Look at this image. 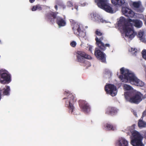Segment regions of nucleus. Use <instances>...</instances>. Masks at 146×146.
<instances>
[{
	"mask_svg": "<svg viewBox=\"0 0 146 146\" xmlns=\"http://www.w3.org/2000/svg\"><path fill=\"white\" fill-rule=\"evenodd\" d=\"M42 6L39 5H36L35 6H34L32 9V10L33 11H35L36 10L41 11L42 10Z\"/></svg>",
	"mask_w": 146,
	"mask_h": 146,
	"instance_id": "nucleus-23",
	"label": "nucleus"
},
{
	"mask_svg": "<svg viewBox=\"0 0 146 146\" xmlns=\"http://www.w3.org/2000/svg\"><path fill=\"white\" fill-rule=\"evenodd\" d=\"M142 97L143 95L141 93L137 92L132 97L131 99V103L138 104L142 100Z\"/></svg>",
	"mask_w": 146,
	"mask_h": 146,
	"instance_id": "nucleus-11",
	"label": "nucleus"
},
{
	"mask_svg": "<svg viewBox=\"0 0 146 146\" xmlns=\"http://www.w3.org/2000/svg\"><path fill=\"white\" fill-rule=\"evenodd\" d=\"M120 71L121 75L119 76V78L122 82H127L129 81L131 84L138 86H143L144 85L143 82L138 79L128 70H125L123 68H122Z\"/></svg>",
	"mask_w": 146,
	"mask_h": 146,
	"instance_id": "nucleus-2",
	"label": "nucleus"
},
{
	"mask_svg": "<svg viewBox=\"0 0 146 146\" xmlns=\"http://www.w3.org/2000/svg\"><path fill=\"white\" fill-rule=\"evenodd\" d=\"M122 11L125 16L129 17H132L134 16L133 12L128 8L123 7L122 9Z\"/></svg>",
	"mask_w": 146,
	"mask_h": 146,
	"instance_id": "nucleus-12",
	"label": "nucleus"
},
{
	"mask_svg": "<svg viewBox=\"0 0 146 146\" xmlns=\"http://www.w3.org/2000/svg\"><path fill=\"white\" fill-rule=\"evenodd\" d=\"M57 5H55V6H54V8H55V9H56V10H57Z\"/></svg>",
	"mask_w": 146,
	"mask_h": 146,
	"instance_id": "nucleus-41",
	"label": "nucleus"
},
{
	"mask_svg": "<svg viewBox=\"0 0 146 146\" xmlns=\"http://www.w3.org/2000/svg\"><path fill=\"white\" fill-rule=\"evenodd\" d=\"M142 57L146 60V50H143L142 52Z\"/></svg>",
	"mask_w": 146,
	"mask_h": 146,
	"instance_id": "nucleus-31",
	"label": "nucleus"
},
{
	"mask_svg": "<svg viewBox=\"0 0 146 146\" xmlns=\"http://www.w3.org/2000/svg\"><path fill=\"white\" fill-rule=\"evenodd\" d=\"M70 45L72 47H74L76 46V42L72 41L70 43Z\"/></svg>",
	"mask_w": 146,
	"mask_h": 146,
	"instance_id": "nucleus-33",
	"label": "nucleus"
},
{
	"mask_svg": "<svg viewBox=\"0 0 146 146\" xmlns=\"http://www.w3.org/2000/svg\"><path fill=\"white\" fill-rule=\"evenodd\" d=\"M105 90L107 94H109L112 96L117 94L116 87L113 84H108L105 87Z\"/></svg>",
	"mask_w": 146,
	"mask_h": 146,
	"instance_id": "nucleus-10",
	"label": "nucleus"
},
{
	"mask_svg": "<svg viewBox=\"0 0 146 146\" xmlns=\"http://www.w3.org/2000/svg\"><path fill=\"white\" fill-rule=\"evenodd\" d=\"M103 40L102 37L99 38L98 37L95 38L96 44L98 48H96L94 52V55L98 59L101 60L102 62H106V54L101 51H104L106 49V47H109L110 45L109 44H104L102 42Z\"/></svg>",
	"mask_w": 146,
	"mask_h": 146,
	"instance_id": "nucleus-3",
	"label": "nucleus"
},
{
	"mask_svg": "<svg viewBox=\"0 0 146 146\" xmlns=\"http://www.w3.org/2000/svg\"><path fill=\"white\" fill-rule=\"evenodd\" d=\"M129 51L132 52L133 54V55L134 54L135 56L137 53V50L136 48H131L130 50H129Z\"/></svg>",
	"mask_w": 146,
	"mask_h": 146,
	"instance_id": "nucleus-28",
	"label": "nucleus"
},
{
	"mask_svg": "<svg viewBox=\"0 0 146 146\" xmlns=\"http://www.w3.org/2000/svg\"><path fill=\"white\" fill-rule=\"evenodd\" d=\"M144 34V32L143 31H140L138 33V36L140 38L141 40H144V38L143 37Z\"/></svg>",
	"mask_w": 146,
	"mask_h": 146,
	"instance_id": "nucleus-26",
	"label": "nucleus"
},
{
	"mask_svg": "<svg viewBox=\"0 0 146 146\" xmlns=\"http://www.w3.org/2000/svg\"><path fill=\"white\" fill-rule=\"evenodd\" d=\"M131 144L133 146H144L142 142L143 136L138 131H135L132 134Z\"/></svg>",
	"mask_w": 146,
	"mask_h": 146,
	"instance_id": "nucleus-5",
	"label": "nucleus"
},
{
	"mask_svg": "<svg viewBox=\"0 0 146 146\" xmlns=\"http://www.w3.org/2000/svg\"><path fill=\"white\" fill-rule=\"evenodd\" d=\"M124 95L125 98L127 101L131 103V99L132 97L131 96V93L130 92H126L125 93Z\"/></svg>",
	"mask_w": 146,
	"mask_h": 146,
	"instance_id": "nucleus-21",
	"label": "nucleus"
},
{
	"mask_svg": "<svg viewBox=\"0 0 146 146\" xmlns=\"http://www.w3.org/2000/svg\"><path fill=\"white\" fill-rule=\"evenodd\" d=\"M35 1V0H29V2L31 3H33Z\"/></svg>",
	"mask_w": 146,
	"mask_h": 146,
	"instance_id": "nucleus-39",
	"label": "nucleus"
},
{
	"mask_svg": "<svg viewBox=\"0 0 146 146\" xmlns=\"http://www.w3.org/2000/svg\"><path fill=\"white\" fill-rule=\"evenodd\" d=\"M119 21L121 23H124L123 26V29L125 35L131 39L133 38L136 34L132 28L133 25L137 28H139L142 27L143 25L142 21L138 19L132 20L129 19L126 20L125 18L121 17Z\"/></svg>",
	"mask_w": 146,
	"mask_h": 146,
	"instance_id": "nucleus-1",
	"label": "nucleus"
},
{
	"mask_svg": "<svg viewBox=\"0 0 146 146\" xmlns=\"http://www.w3.org/2000/svg\"><path fill=\"white\" fill-rule=\"evenodd\" d=\"M123 88L124 89L127 90H131L132 89L131 86L126 84H125L124 85Z\"/></svg>",
	"mask_w": 146,
	"mask_h": 146,
	"instance_id": "nucleus-29",
	"label": "nucleus"
},
{
	"mask_svg": "<svg viewBox=\"0 0 146 146\" xmlns=\"http://www.w3.org/2000/svg\"><path fill=\"white\" fill-rule=\"evenodd\" d=\"M76 61L81 63H84L85 59L91 60L92 59L90 56L86 54L85 52L78 51L76 52Z\"/></svg>",
	"mask_w": 146,
	"mask_h": 146,
	"instance_id": "nucleus-8",
	"label": "nucleus"
},
{
	"mask_svg": "<svg viewBox=\"0 0 146 146\" xmlns=\"http://www.w3.org/2000/svg\"><path fill=\"white\" fill-rule=\"evenodd\" d=\"M72 10H73V8H72Z\"/></svg>",
	"mask_w": 146,
	"mask_h": 146,
	"instance_id": "nucleus-44",
	"label": "nucleus"
},
{
	"mask_svg": "<svg viewBox=\"0 0 146 146\" xmlns=\"http://www.w3.org/2000/svg\"><path fill=\"white\" fill-rule=\"evenodd\" d=\"M117 113V109L114 107L109 106L106 110V114L109 115L113 116L116 115Z\"/></svg>",
	"mask_w": 146,
	"mask_h": 146,
	"instance_id": "nucleus-13",
	"label": "nucleus"
},
{
	"mask_svg": "<svg viewBox=\"0 0 146 146\" xmlns=\"http://www.w3.org/2000/svg\"><path fill=\"white\" fill-rule=\"evenodd\" d=\"M141 5L140 2H134L132 3L133 6L135 8L138 9L139 8Z\"/></svg>",
	"mask_w": 146,
	"mask_h": 146,
	"instance_id": "nucleus-25",
	"label": "nucleus"
},
{
	"mask_svg": "<svg viewBox=\"0 0 146 146\" xmlns=\"http://www.w3.org/2000/svg\"><path fill=\"white\" fill-rule=\"evenodd\" d=\"M11 81V75L9 73L5 70H0V83L5 84H9Z\"/></svg>",
	"mask_w": 146,
	"mask_h": 146,
	"instance_id": "nucleus-7",
	"label": "nucleus"
},
{
	"mask_svg": "<svg viewBox=\"0 0 146 146\" xmlns=\"http://www.w3.org/2000/svg\"><path fill=\"white\" fill-rule=\"evenodd\" d=\"M90 17L91 18L92 20L93 19H94L96 20H98V15L95 13H92L90 14Z\"/></svg>",
	"mask_w": 146,
	"mask_h": 146,
	"instance_id": "nucleus-22",
	"label": "nucleus"
},
{
	"mask_svg": "<svg viewBox=\"0 0 146 146\" xmlns=\"http://www.w3.org/2000/svg\"><path fill=\"white\" fill-rule=\"evenodd\" d=\"M58 14V12H52L47 13L46 15L48 21L51 24L54 23L55 20L56 19V23L59 27H64L66 25V23L65 20L63 18L59 17H56V15Z\"/></svg>",
	"mask_w": 146,
	"mask_h": 146,
	"instance_id": "nucleus-4",
	"label": "nucleus"
},
{
	"mask_svg": "<svg viewBox=\"0 0 146 146\" xmlns=\"http://www.w3.org/2000/svg\"><path fill=\"white\" fill-rule=\"evenodd\" d=\"M86 5V3H84L83 4H82V6H85Z\"/></svg>",
	"mask_w": 146,
	"mask_h": 146,
	"instance_id": "nucleus-42",
	"label": "nucleus"
},
{
	"mask_svg": "<svg viewBox=\"0 0 146 146\" xmlns=\"http://www.w3.org/2000/svg\"><path fill=\"white\" fill-rule=\"evenodd\" d=\"M117 143L118 146H128V141L123 138H119Z\"/></svg>",
	"mask_w": 146,
	"mask_h": 146,
	"instance_id": "nucleus-16",
	"label": "nucleus"
},
{
	"mask_svg": "<svg viewBox=\"0 0 146 146\" xmlns=\"http://www.w3.org/2000/svg\"><path fill=\"white\" fill-rule=\"evenodd\" d=\"M92 46H89V50L91 52H92Z\"/></svg>",
	"mask_w": 146,
	"mask_h": 146,
	"instance_id": "nucleus-36",
	"label": "nucleus"
},
{
	"mask_svg": "<svg viewBox=\"0 0 146 146\" xmlns=\"http://www.w3.org/2000/svg\"><path fill=\"white\" fill-rule=\"evenodd\" d=\"M74 8L76 9L77 11L78 10V6L77 5H75L74 6Z\"/></svg>",
	"mask_w": 146,
	"mask_h": 146,
	"instance_id": "nucleus-37",
	"label": "nucleus"
},
{
	"mask_svg": "<svg viewBox=\"0 0 146 146\" xmlns=\"http://www.w3.org/2000/svg\"><path fill=\"white\" fill-rule=\"evenodd\" d=\"M145 137L146 138V133H145Z\"/></svg>",
	"mask_w": 146,
	"mask_h": 146,
	"instance_id": "nucleus-43",
	"label": "nucleus"
},
{
	"mask_svg": "<svg viewBox=\"0 0 146 146\" xmlns=\"http://www.w3.org/2000/svg\"><path fill=\"white\" fill-rule=\"evenodd\" d=\"M64 94L68 95L67 98H63V100L67 99L65 102V106L68 108L69 112L72 113L74 109L73 104L76 101L75 97L73 94L69 92H65Z\"/></svg>",
	"mask_w": 146,
	"mask_h": 146,
	"instance_id": "nucleus-6",
	"label": "nucleus"
},
{
	"mask_svg": "<svg viewBox=\"0 0 146 146\" xmlns=\"http://www.w3.org/2000/svg\"><path fill=\"white\" fill-rule=\"evenodd\" d=\"M145 116H146V110L143 112L141 118L143 119V117Z\"/></svg>",
	"mask_w": 146,
	"mask_h": 146,
	"instance_id": "nucleus-35",
	"label": "nucleus"
},
{
	"mask_svg": "<svg viewBox=\"0 0 146 146\" xmlns=\"http://www.w3.org/2000/svg\"><path fill=\"white\" fill-rule=\"evenodd\" d=\"M67 5L68 7H71L73 6V3L71 1H69L67 3Z\"/></svg>",
	"mask_w": 146,
	"mask_h": 146,
	"instance_id": "nucleus-34",
	"label": "nucleus"
},
{
	"mask_svg": "<svg viewBox=\"0 0 146 146\" xmlns=\"http://www.w3.org/2000/svg\"><path fill=\"white\" fill-rule=\"evenodd\" d=\"M143 9H141V10H139L138 11L139 12H142L143 11Z\"/></svg>",
	"mask_w": 146,
	"mask_h": 146,
	"instance_id": "nucleus-38",
	"label": "nucleus"
},
{
	"mask_svg": "<svg viewBox=\"0 0 146 146\" xmlns=\"http://www.w3.org/2000/svg\"><path fill=\"white\" fill-rule=\"evenodd\" d=\"M0 91L2 96H9L10 95L11 90L10 86H6L3 89L0 88Z\"/></svg>",
	"mask_w": 146,
	"mask_h": 146,
	"instance_id": "nucleus-14",
	"label": "nucleus"
},
{
	"mask_svg": "<svg viewBox=\"0 0 146 146\" xmlns=\"http://www.w3.org/2000/svg\"><path fill=\"white\" fill-rule=\"evenodd\" d=\"M138 125L139 127H145L146 126V122L143 121V119L141 118L139 120Z\"/></svg>",
	"mask_w": 146,
	"mask_h": 146,
	"instance_id": "nucleus-20",
	"label": "nucleus"
},
{
	"mask_svg": "<svg viewBox=\"0 0 146 146\" xmlns=\"http://www.w3.org/2000/svg\"><path fill=\"white\" fill-rule=\"evenodd\" d=\"M78 35L80 37H84L85 35V33L80 29L79 31H78Z\"/></svg>",
	"mask_w": 146,
	"mask_h": 146,
	"instance_id": "nucleus-27",
	"label": "nucleus"
},
{
	"mask_svg": "<svg viewBox=\"0 0 146 146\" xmlns=\"http://www.w3.org/2000/svg\"><path fill=\"white\" fill-rule=\"evenodd\" d=\"M72 26V29L74 31L76 30L78 32V31H79L81 29L80 28L79 25L77 23H76Z\"/></svg>",
	"mask_w": 146,
	"mask_h": 146,
	"instance_id": "nucleus-24",
	"label": "nucleus"
},
{
	"mask_svg": "<svg viewBox=\"0 0 146 146\" xmlns=\"http://www.w3.org/2000/svg\"><path fill=\"white\" fill-rule=\"evenodd\" d=\"M95 34L98 36H101V37H103L102 36L103 35L102 33L100 31H99L98 29H97L95 31Z\"/></svg>",
	"mask_w": 146,
	"mask_h": 146,
	"instance_id": "nucleus-30",
	"label": "nucleus"
},
{
	"mask_svg": "<svg viewBox=\"0 0 146 146\" xmlns=\"http://www.w3.org/2000/svg\"><path fill=\"white\" fill-rule=\"evenodd\" d=\"M78 103L80 108L84 113H87L90 111V106L86 101L81 100H79Z\"/></svg>",
	"mask_w": 146,
	"mask_h": 146,
	"instance_id": "nucleus-9",
	"label": "nucleus"
},
{
	"mask_svg": "<svg viewBox=\"0 0 146 146\" xmlns=\"http://www.w3.org/2000/svg\"><path fill=\"white\" fill-rule=\"evenodd\" d=\"M100 21L102 23H104V22H105V21L104 20L102 19H100Z\"/></svg>",
	"mask_w": 146,
	"mask_h": 146,
	"instance_id": "nucleus-40",
	"label": "nucleus"
},
{
	"mask_svg": "<svg viewBox=\"0 0 146 146\" xmlns=\"http://www.w3.org/2000/svg\"><path fill=\"white\" fill-rule=\"evenodd\" d=\"M108 0H95V2L99 7L101 8L108 3Z\"/></svg>",
	"mask_w": 146,
	"mask_h": 146,
	"instance_id": "nucleus-17",
	"label": "nucleus"
},
{
	"mask_svg": "<svg viewBox=\"0 0 146 146\" xmlns=\"http://www.w3.org/2000/svg\"><path fill=\"white\" fill-rule=\"evenodd\" d=\"M106 129L107 131H114L115 129V127L112 124L107 123L104 126Z\"/></svg>",
	"mask_w": 146,
	"mask_h": 146,
	"instance_id": "nucleus-19",
	"label": "nucleus"
},
{
	"mask_svg": "<svg viewBox=\"0 0 146 146\" xmlns=\"http://www.w3.org/2000/svg\"><path fill=\"white\" fill-rule=\"evenodd\" d=\"M70 21L71 24V25L72 26L73 25L77 23L75 20H74L72 19H70Z\"/></svg>",
	"mask_w": 146,
	"mask_h": 146,
	"instance_id": "nucleus-32",
	"label": "nucleus"
},
{
	"mask_svg": "<svg viewBox=\"0 0 146 146\" xmlns=\"http://www.w3.org/2000/svg\"><path fill=\"white\" fill-rule=\"evenodd\" d=\"M113 4L118 6H121L123 5L125 3L124 0H111Z\"/></svg>",
	"mask_w": 146,
	"mask_h": 146,
	"instance_id": "nucleus-18",
	"label": "nucleus"
},
{
	"mask_svg": "<svg viewBox=\"0 0 146 146\" xmlns=\"http://www.w3.org/2000/svg\"><path fill=\"white\" fill-rule=\"evenodd\" d=\"M104 9L106 12L110 13H114L113 8L110 5V4L107 3L106 5L101 8Z\"/></svg>",
	"mask_w": 146,
	"mask_h": 146,
	"instance_id": "nucleus-15",
	"label": "nucleus"
}]
</instances>
